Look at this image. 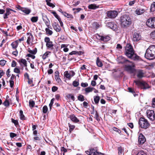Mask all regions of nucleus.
<instances>
[{
    "instance_id": "obj_1",
    "label": "nucleus",
    "mask_w": 155,
    "mask_h": 155,
    "mask_svg": "<svg viewBox=\"0 0 155 155\" xmlns=\"http://www.w3.org/2000/svg\"><path fill=\"white\" fill-rule=\"evenodd\" d=\"M125 48V54L128 58L134 61H137L139 59V57L135 53L134 51L130 44H127Z\"/></svg>"
},
{
    "instance_id": "obj_2",
    "label": "nucleus",
    "mask_w": 155,
    "mask_h": 155,
    "mask_svg": "<svg viewBox=\"0 0 155 155\" xmlns=\"http://www.w3.org/2000/svg\"><path fill=\"white\" fill-rule=\"evenodd\" d=\"M145 57L150 60L155 58V45L150 46L146 50L145 54Z\"/></svg>"
},
{
    "instance_id": "obj_3",
    "label": "nucleus",
    "mask_w": 155,
    "mask_h": 155,
    "mask_svg": "<svg viewBox=\"0 0 155 155\" xmlns=\"http://www.w3.org/2000/svg\"><path fill=\"white\" fill-rule=\"evenodd\" d=\"M120 21L121 26L123 27L127 28L131 24L132 21L131 18L129 16L124 15L120 17Z\"/></svg>"
},
{
    "instance_id": "obj_4",
    "label": "nucleus",
    "mask_w": 155,
    "mask_h": 155,
    "mask_svg": "<svg viewBox=\"0 0 155 155\" xmlns=\"http://www.w3.org/2000/svg\"><path fill=\"white\" fill-rule=\"evenodd\" d=\"M134 82L138 87L141 89H146L150 87L148 84L144 81H135Z\"/></svg>"
},
{
    "instance_id": "obj_5",
    "label": "nucleus",
    "mask_w": 155,
    "mask_h": 155,
    "mask_svg": "<svg viewBox=\"0 0 155 155\" xmlns=\"http://www.w3.org/2000/svg\"><path fill=\"white\" fill-rule=\"evenodd\" d=\"M139 124L141 128L144 129L147 128L150 125L147 120L142 117L139 120Z\"/></svg>"
},
{
    "instance_id": "obj_6",
    "label": "nucleus",
    "mask_w": 155,
    "mask_h": 155,
    "mask_svg": "<svg viewBox=\"0 0 155 155\" xmlns=\"http://www.w3.org/2000/svg\"><path fill=\"white\" fill-rule=\"evenodd\" d=\"M107 17L110 18H114L117 15L118 12L115 10L108 11L106 12Z\"/></svg>"
},
{
    "instance_id": "obj_7",
    "label": "nucleus",
    "mask_w": 155,
    "mask_h": 155,
    "mask_svg": "<svg viewBox=\"0 0 155 155\" xmlns=\"http://www.w3.org/2000/svg\"><path fill=\"white\" fill-rule=\"evenodd\" d=\"M141 39V35L138 31L135 32L133 35L132 41L137 42Z\"/></svg>"
},
{
    "instance_id": "obj_8",
    "label": "nucleus",
    "mask_w": 155,
    "mask_h": 155,
    "mask_svg": "<svg viewBox=\"0 0 155 155\" xmlns=\"http://www.w3.org/2000/svg\"><path fill=\"white\" fill-rule=\"evenodd\" d=\"M147 117L151 120L153 121L155 119V114L153 110H147Z\"/></svg>"
},
{
    "instance_id": "obj_9",
    "label": "nucleus",
    "mask_w": 155,
    "mask_h": 155,
    "mask_svg": "<svg viewBox=\"0 0 155 155\" xmlns=\"http://www.w3.org/2000/svg\"><path fill=\"white\" fill-rule=\"evenodd\" d=\"M97 150H95L94 148L91 149H89V151H86V153L89 155H104L103 153H99Z\"/></svg>"
},
{
    "instance_id": "obj_10",
    "label": "nucleus",
    "mask_w": 155,
    "mask_h": 155,
    "mask_svg": "<svg viewBox=\"0 0 155 155\" xmlns=\"http://www.w3.org/2000/svg\"><path fill=\"white\" fill-rule=\"evenodd\" d=\"M130 62L131 63H129L127 64H131V66L130 65L126 66L125 68L126 70L127 71L130 72L131 73H133L134 72V70L132 67H134V64L132 62Z\"/></svg>"
},
{
    "instance_id": "obj_11",
    "label": "nucleus",
    "mask_w": 155,
    "mask_h": 155,
    "mask_svg": "<svg viewBox=\"0 0 155 155\" xmlns=\"http://www.w3.org/2000/svg\"><path fill=\"white\" fill-rule=\"evenodd\" d=\"M107 25L108 27L110 28L114 31H116L117 29V25L115 24L114 22H108L107 23Z\"/></svg>"
},
{
    "instance_id": "obj_12",
    "label": "nucleus",
    "mask_w": 155,
    "mask_h": 155,
    "mask_svg": "<svg viewBox=\"0 0 155 155\" xmlns=\"http://www.w3.org/2000/svg\"><path fill=\"white\" fill-rule=\"evenodd\" d=\"M136 73L137 76L139 78H142L144 76L145 74V71L143 70L138 69L137 70Z\"/></svg>"
},
{
    "instance_id": "obj_13",
    "label": "nucleus",
    "mask_w": 155,
    "mask_h": 155,
    "mask_svg": "<svg viewBox=\"0 0 155 155\" xmlns=\"http://www.w3.org/2000/svg\"><path fill=\"white\" fill-rule=\"evenodd\" d=\"M118 62L119 63H131L130 62L127 60L125 58L122 56L119 57L118 58Z\"/></svg>"
},
{
    "instance_id": "obj_14",
    "label": "nucleus",
    "mask_w": 155,
    "mask_h": 155,
    "mask_svg": "<svg viewBox=\"0 0 155 155\" xmlns=\"http://www.w3.org/2000/svg\"><path fill=\"white\" fill-rule=\"evenodd\" d=\"M146 140V138L142 134H140L139 136L138 142L140 144H142L144 143Z\"/></svg>"
},
{
    "instance_id": "obj_15",
    "label": "nucleus",
    "mask_w": 155,
    "mask_h": 155,
    "mask_svg": "<svg viewBox=\"0 0 155 155\" xmlns=\"http://www.w3.org/2000/svg\"><path fill=\"white\" fill-rule=\"evenodd\" d=\"M52 26L54 30L57 32H59L61 31V28L58 23L56 22H54L52 24Z\"/></svg>"
},
{
    "instance_id": "obj_16",
    "label": "nucleus",
    "mask_w": 155,
    "mask_h": 155,
    "mask_svg": "<svg viewBox=\"0 0 155 155\" xmlns=\"http://www.w3.org/2000/svg\"><path fill=\"white\" fill-rule=\"evenodd\" d=\"M146 25L148 27L153 28V26L154 25L153 24V18H151L148 19L146 22Z\"/></svg>"
},
{
    "instance_id": "obj_17",
    "label": "nucleus",
    "mask_w": 155,
    "mask_h": 155,
    "mask_svg": "<svg viewBox=\"0 0 155 155\" xmlns=\"http://www.w3.org/2000/svg\"><path fill=\"white\" fill-rule=\"evenodd\" d=\"M99 39L104 41H107L110 39V37L108 36H101L98 35Z\"/></svg>"
},
{
    "instance_id": "obj_18",
    "label": "nucleus",
    "mask_w": 155,
    "mask_h": 155,
    "mask_svg": "<svg viewBox=\"0 0 155 155\" xmlns=\"http://www.w3.org/2000/svg\"><path fill=\"white\" fill-rule=\"evenodd\" d=\"M145 11V9L144 8H137L135 10V13L137 15H141L143 14Z\"/></svg>"
},
{
    "instance_id": "obj_19",
    "label": "nucleus",
    "mask_w": 155,
    "mask_h": 155,
    "mask_svg": "<svg viewBox=\"0 0 155 155\" xmlns=\"http://www.w3.org/2000/svg\"><path fill=\"white\" fill-rule=\"evenodd\" d=\"M71 120L74 122L78 123L79 122V119L74 114H71L70 116Z\"/></svg>"
},
{
    "instance_id": "obj_20",
    "label": "nucleus",
    "mask_w": 155,
    "mask_h": 155,
    "mask_svg": "<svg viewBox=\"0 0 155 155\" xmlns=\"http://www.w3.org/2000/svg\"><path fill=\"white\" fill-rule=\"evenodd\" d=\"M20 10L27 15H28L31 12V10L28 8L21 7Z\"/></svg>"
},
{
    "instance_id": "obj_21",
    "label": "nucleus",
    "mask_w": 155,
    "mask_h": 155,
    "mask_svg": "<svg viewBox=\"0 0 155 155\" xmlns=\"http://www.w3.org/2000/svg\"><path fill=\"white\" fill-rule=\"evenodd\" d=\"M13 11V10L10 8H7L6 9V12L3 15V18L4 19L8 18V16L11 13L10 12V11Z\"/></svg>"
},
{
    "instance_id": "obj_22",
    "label": "nucleus",
    "mask_w": 155,
    "mask_h": 155,
    "mask_svg": "<svg viewBox=\"0 0 155 155\" xmlns=\"http://www.w3.org/2000/svg\"><path fill=\"white\" fill-rule=\"evenodd\" d=\"M43 20L44 21L46 25L49 28V20L46 15L43 16L42 17Z\"/></svg>"
},
{
    "instance_id": "obj_23",
    "label": "nucleus",
    "mask_w": 155,
    "mask_h": 155,
    "mask_svg": "<svg viewBox=\"0 0 155 155\" xmlns=\"http://www.w3.org/2000/svg\"><path fill=\"white\" fill-rule=\"evenodd\" d=\"M18 62L21 66H22V64L25 67H27V61H26V60L25 59H21L19 60L18 61Z\"/></svg>"
},
{
    "instance_id": "obj_24",
    "label": "nucleus",
    "mask_w": 155,
    "mask_h": 155,
    "mask_svg": "<svg viewBox=\"0 0 155 155\" xmlns=\"http://www.w3.org/2000/svg\"><path fill=\"white\" fill-rule=\"evenodd\" d=\"M18 45V40L13 42L11 44L12 48L16 49Z\"/></svg>"
},
{
    "instance_id": "obj_25",
    "label": "nucleus",
    "mask_w": 155,
    "mask_h": 155,
    "mask_svg": "<svg viewBox=\"0 0 155 155\" xmlns=\"http://www.w3.org/2000/svg\"><path fill=\"white\" fill-rule=\"evenodd\" d=\"M46 45L47 48L50 49L52 50L54 49V45L52 41L48 44H46Z\"/></svg>"
},
{
    "instance_id": "obj_26",
    "label": "nucleus",
    "mask_w": 155,
    "mask_h": 155,
    "mask_svg": "<svg viewBox=\"0 0 155 155\" xmlns=\"http://www.w3.org/2000/svg\"><path fill=\"white\" fill-rule=\"evenodd\" d=\"M96 63L97 66L98 67H101L102 66L103 64L102 62L100 61V59L98 58H97Z\"/></svg>"
},
{
    "instance_id": "obj_27",
    "label": "nucleus",
    "mask_w": 155,
    "mask_h": 155,
    "mask_svg": "<svg viewBox=\"0 0 155 155\" xmlns=\"http://www.w3.org/2000/svg\"><path fill=\"white\" fill-rule=\"evenodd\" d=\"M118 153L119 155H123V150L121 147H119L118 148Z\"/></svg>"
},
{
    "instance_id": "obj_28",
    "label": "nucleus",
    "mask_w": 155,
    "mask_h": 155,
    "mask_svg": "<svg viewBox=\"0 0 155 155\" xmlns=\"http://www.w3.org/2000/svg\"><path fill=\"white\" fill-rule=\"evenodd\" d=\"M93 89H94V88L88 87L85 88V91L86 93H88L92 92Z\"/></svg>"
},
{
    "instance_id": "obj_29",
    "label": "nucleus",
    "mask_w": 155,
    "mask_h": 155,
    "mask_svg": "<svg viewBox=\"0 0 155 155\" xmlns=\"http://www.w3.org/2000/svg\"><path fill=\"white\" fill-rule=\"evenodd\" d=\"M64 76L69 79H70L71 78L70 76V72H69L68 71H66L64 72Z\"/></svg>"
},
{
    "instance_id": "obj_30",
    "label": "nucleus",
    "mask_w": 155,
    "mask_h": 155,
    "mask_svg": "<svg viewBox=\"0 0 155 155\" xmlns=\"http://www.w3.org/2000/svg\"><path fill=\"white\" fill-rule=\"evenodd\" d=\"M150 10L152 12L155 11V2H153L151 4Z\"/></svg>"
},
{
    "instance_id": "obj_31",
    "label": "nucleus",
    "mask_w": 155,
    "mask_h": 155,
    "mask_svg": "<svg viewBox=\"0 0 155 155\" xmlns=\"http://www.w3.org/2000/svg\"><path fill=\"white\" fill-rule=\"evenodd\" d=\"M63 13V15L68 18H73V15L67 13L65 12H64Z\"/></svg>"
},
{
    "instance_id": "obj_32",
    "label": "nucleus",
    "mask_w": 155,
    "mask_h": 155,
    "mask_svg": "<svg viewBox=\"0 0 155 155\" xmlns=\"http://www.w3.org/2000/svg\"><path fill=\"white\" fill-rule=\"evenodd\" d=\"M28 52L30 53L33 54H35L37 52V49L36 48H35L34 49L31 50L30 49L28 50Z\"/></svg>"
},
{
    "instance_id": "obj_33",
    "label": "nucleus",
    "mask_w": 155,
    "mask_h": 155,
    "mask_svg": "<svg viewBox=\"0 0 155 155\" xmlns=\"http://www.w3.org/2000/svg\"><path fill=\"white\" fill-rule=\"evenodd\" d=\"M88 8L89 9H95L96 8H97V7L96 6V5L94 4H91L89 5L88 6Z\"/></svg>"
},
{
    "instance_id": "obj_34",
    "label": "nucleus",
    "mask_w": 155,
    "mask_h": 155,
    "mask_svg": "<svg viewBox=\"0 0 155 155\" xmlns=\"http://www.w3.org/2000/svg\"><path fill=\"white\" fill-rule=\"evenodd\" d=\"M100 99V97L99 96H96L94 97V101L96 104H98Z\"/></svg>"
},
{
    "instance_id": "obj_35",
    "label": "nucleus",
    "mask_w": 155,
    "mask_h": 155,
    "mask_svg": "<svg viewBox=\"0 0 155 155\" xmlns=\"http://www.w3.org/2000/svg\"><path fill=\"white\" fill-rule=\"evenodd\" d=\"M38 20V17L37 16H34L31 18V21L32 22H36Z\"/></svg>"
},
{
    "instance_id": "obj_36",
    "label": "nucleus",
    "mask_w": 155,
    "mask_h": 155,
    "mask_svg": "<svg viewBox=\"0 0 155 155\" xmlns=\"http://www.w3.org/2000/svg\"><path fill=\"white\" fill-rule=\"evenodd\" d=\"M48 27L46 28L45 29L46 33L47 34L49 35H51L53 33V32L51 30H50Z\"/></svg>"
},
{
    "instance_id": "obj_37",
    "label": "nucleus",
    "mask_w": 155,
    "mask_h": 155,
    "mask_svg": "<svg viewBox=\"0 0 155 155\" xmlns=\"http://www.w3.org/2000/svg\"><path fill=\"white\" fill-rule=\"evenodd\" d=\"M20 118L21 120H23L25 119V116L23 114V112L22 110L20 111Z\"/></svg>"
},
{
    "instance_id": "obj_38",
    "label": "nucleus",
    "mask_w": 155,
    "mask_h": 155,
    "mask_svg": "<svg viewBox=\"0 0 155 155\" xmlns=\"http://www.w3.org/2000/svg\"><path fill=\"white\" fill-rule=\"evenodd\" d=\"M50 53V52H49L48 51H47L45 53H44L42 56V58L43 59L45 60V59L46 58L48 57V55Z\"/></svg>"
},
{
    "instance_id": "obj_39",
    "label": "nucleus",
    "mask_w": 155,
    "mask_h": 155,
    "mask_svg": "<svg viewBox=\"0 0 155 155\" xmlns=\"http://www.w3.org/2000/svg\"><path fill=\"white\" fill-rule=\"evenodd\" d=\"M78 99L80 101H83L84 100V97L83 95L80 94L78 96Z\"/></svg>"
},
{
    "instance_id": "obj_40",
    "label": "nucleus",
    "mask_w": 155,
    "mask_h": 155,
    "mask_svg": "<svg viewBox=\"0 0 155 155\" xmlns=\"http://www.w3.org/2000/svg\"><path fill=\"white\" fill-rule=\"evenodd\" d=\"M33 37V35L30 34L29 36L28 37V39L27 41V43L28 44H30V42L31 40V39Z\"/></svg>"
},
{
    "instance_id": "obj_41",
    "label": "nucleus",
    "mask_w": 155,
    "mask_h": 155,
    "mask_svg": "<svg viewBox=\"0 0 155 155\" xmlns=\"http://www.w3.org/2000/svg\"><path fill=\"white\" fill-rule=\"evenodd\" d=\"M29 104L30 107H33L35 104V103L34 101L30 100L29 101Z\"/></svg>"
},
{
    "instance_id": "obj_42",
    "label": "nucleus",
    "mask_w": 155,
    "mask_h": 155,
    "mask_svg": "<svg viewBox=\"0 0 155 155\" xmlns=\"http://www.w3.org/2000/svg\"><path fill=\"white\" fill-rule=\"evenodd\" d=\"M128 90L129 92L132 93L134 96H135L136 95L135 94V91L134 89L132 88H131L129 87L128 88Z\"/></svg>"
},
{
    "instance_id": "obj_43",
    "label": "nucleus",
    "mask_w": 155,
    "mask_h": 155,
    "mask_svg": "<svg viewBox=\"0 0 155 155\" xmlns=\"http://www.w3.org/2000/svg\"><path fill=\"white\" fill-rule=\"evenodd\" d=\"M51 13L55 17L58 19L60 18L59 16L57 14V13L55 12L52 11L51 12Z\"/></svg>"
},
{
    "instance_id": "obj_44",
    "label": "nucleus",
    "mask_w": 155,
    "mask_h": 155,
    "mask_svg": "<svg viewBox=\"0 0 155 155\" xmlns=\"http://www.w3.org/2000/svg\"><path fill=\"white\" fill-rule=\"evenodd\" d=\"M69 131L70 132H71L75 127V126L74 125H72L69 124Z\"/></svg>"
},
{
    "instance_id": "obj_45",
    "label": "nucleus",
    "mask_w": 155,
    "mask_h": 155,
    "mask_svg": "<svg viewBox=\"0 0 155 155\" xmlns=\"http://www.w3.org/2000/svg\"><path fill=\"white\" fill-rule=\"evenodd\" d=\"M94 117L97 121H99L100 120V119L99 117V114L96 110L95 111V115Z\"/></svg>"
},
{
    "instance_id": "obj_46",
    "label": "nucleus",
    "mask_w": 155,
    "mask_h": 155,
    "mask_svg": "<svg viewBox=\"0 0 155 155\" xmlns=\"http://www.w3.org/2000/svg\"><path fill=\"white\" fill-rule=\"evenodd\" d=\"M44 40L45 42L46 43V44H48L51 41H50V38L48 37H46L45 38Z\"/></svg>"
},
{
    "instance_id": "obj_47",
    "label": "nucleus",
    "mask_w": 155,
    "mask_h": 155,
    "mask_svg": "<svg viewBox=\"0 0 155 155\" xmlns=\"http://www.w3.org/2000/svg\"><path fill=\"white\" fill-rule=\"evenodd\" d=\"M9 101L5 100V101L3 103V104L5 106H8L9 105Z\"/></svg>"
},
{
    "instance_id": "obj_48",
    "label": "nucleus",
    "mask_w": 155,
    "mask_h": 155,
    "mask_svg": "<svg viewBox=\"0 0 155 155\" xmlns=\"http://www.w3.org/2000/svg\"><path fill=\"white\" fill-rule=\"evenodd\" d=\"M48 110V108L46 106H44L43 107V112L44 113H46Z\"/></svg>"
},
{
    "instance_id": "obj_49",
    "label": "nucleus",
    "mask_w": 155,
    "mask_h": 155,
    "mask_svg": "<svg viewBox=\"0 0 155 155\" xmlns=\"http://www.w3.org/2000/svg\"><path fill=\"white\" fill-rule=\"evenodd\" d=\"M67 97L68 98H71V100L73 101L75 100L74 97V96L72 95L71 94H69L67 95Z\"/></svg>"
},
{
    "instance_id": "obj_50",
    "label": "nucleus",
    "mask_w": 155,
    "mask_h": 155,
    "mask_svg": "<svg viewBox=\"0 0 155 155\" xmlns=\"http://www.w3.org/2000/svg\"><path fill=\"white\" fill-rule=\"evenodd\" d=\"M79 53H81V51H72L71 52L69 53V54L71 55H72L73 54H79Z\"/></svg>"
},
{
    "instance_id": "obj_51",
    "label": "nucleus",
    "mask_w": 155,
    "mask_h": 155,
    "mask_svg": "<svg viewBox=\"0 0 155 155\" xmlns=\"http://www.w3.org/2000/svg\"><path fill=\"white\" fill-rule=\"evenodd\" d=\"M6 61L4 60H2L0 61V64L2 66H4L6 63Z\"/></svg>"
},
{
    "instance_id": "obj_52",
    "label": "nucleus",
    "mask_w": 155,
    "mask_h": 155,
    "mask_svg": "<svg viewBox=\"0 0 155 155\" xmlns=\"http://www.w3.org/2000/svg\"><path fill=\"white\" fill-rule=\"evenodd\" d=\"M150 36L153 39L155 40V30L153 31L150 34Z\"/></svg>"
},
{
    "instance_id": "obj_53",
    "label": "nucleus",
    "mask_w": 155,
    "mask_h": 155,
    "mask_svg": "<svg viewBox=\"0 0 155 155\" xmlns=\"http://www.w3.org/2000/svg\"><path fill=\"white\" fill-rule=\"evenodd\" d=\"M73 85L74 87H77L79 85V83L78 81H74L73 82Z\"/></svg>"
},
{
    "instance_id": "obj_54",
    "label": "nucleus",
    "mask_w": 155,
    "mask_h": 155,
    "mask_svg": "<svg viewBox=\"0 0 155 155\" xmlns=\"http://www.w3.org/2000/svg\"><path fill=\"white\" fill-rule=\"evenodd\" d=\"M12 122L16 126L18 124V122L17 120H15L13 118L11 119Z\"/></svg>"
},
{
    "instance_id": "obj_55",
    "label": "nucleus",
    "mask_w": 155,
    "mask_h": 155,
    "mask_svg": "<svg viewBox=\"0 0 155 155\" xmlns=\"http://www.w3.org/2000/svg\"><path fill=\"white\" fill-rule=\"evenodd\" d=\"M54 98H52L51 101V102L49 104V106L50 107V109L51 108V107L53 105V104L54 103Z\"/></svg>"
},
{
    "instance_id": "obj_56",
    "label": "nucleus",
    "mask_w": 155,
    "mask_h": 155,
    "mask_svg": "<svg viewBox=\"0 0 155 155\" xmlns=\"http://www.w3.org/2000/svg\"><path fill=\"white\" fill-rule=\"evenodd\" d=\"M81 86L84 87H86L88 85V84L87 83H82L81 84Z\"/></svg>"
},
{
    "instance_id": "obj_57",
    "label": "nucleus",
    "mask_w": 155,
    "mask_h": 155,
    "mask_svg": "<svg viewBox=\"0 0 155 155\" xmlns=\"http://www.w3.org/2000/svg\"><path fill=\"white\" fill-rule=\"evenodd\" d=\"M9 82L10 84V87L11 88H12L13 87L14 85V82L12 80H9Z\"/></svg>"
},
{
    "instance_id": "obj_58",
    "label": "nucleus",
    "mask_w": 155,
    "mask_h": 155,
    "mask_svg": "<svg viewBox=\"0 0 155 155\" xmlns=\"http://www.w3.org/2000/svg\"><path fill=\"white\" fill-rule=\"evenodd\" d=\"M61 151L64 152L63 153V155H64V153L65 152H67V150L64 147H61Z\"/></svg>"
},
{
    "instance_id": "obj_59",
    "label": "nucleus",
    "mask_w": 155,
    "mask_h": 155,
    "mask_svg": "<svg viewBox=\"0 0 155 155\" xmlns=\"http://www.w3.org/2000/svg\"><path fill=\"white\" fill-rule=\"evenodd\" d=\"M14 71L17 73H20L19 69L17 68H15L14 69Z\"/></svg>"
},
{
    "instance_id": "obj_60",
    "label": "nucleus",
    "mask_w": 155,
    "mask_h": 155,
    "mask_svg": "<svg viewBox=\"0 0 155 155\" xmlns=\"http://www.w3.org/2000/svg\"><path fill=\"white\" fill-rule=\"evenodd\" d=\"M137 155H146V154L143 151H141L139 152Z\"/></svg>"
},
{
    "instance_id": "obj_61",
    "label": "nucleus",
    "mask_w": 155,
    "mask_h": 155,
    "mask_svg": "<svg viewBox=\"0 0 155 155\" xmlns=\"http://www.w3.org/2000/svg\"><path fill=\"white\" fill-rule=\"evenodd\" d=\"M58 88L56 86H54L52 88V91L53 92H55L57 90Z\"/></svg>"
},
{
    "instance_id": "obj_62",
    "label": "nucleus",
    "mask_w": 155,
    "mask_h": 155,
    "mask_svg": "<svg viewBox=\"0 0 155 155\" xmlns=\"http://www.w3.org/2000/svg\"><path fill=\"white\" fill-rule=\"evenodd\" d=\"M113 130L115 131L118 132L119 134H120L121 132V131L119 129L116 127H114Z\"/></svg>"
},
{
    "instance_id": "obj_63",
    "label": "nucleus",
    "mask_w": 155,
    "mask_h": 155,
    "mask_svg": "<svg viewBox=\"0 0 155 155\" xmlns=\"http://www.w3.org/2000/svg\"><path fill=\"white\" fill-rule=\"evenodd\" d=\"M27 56L31 57L33 59L35 58V55H32L30 54H28L27 55Z\"/></svg>"
},
{
    "instance_id": "obj_64",
    "label": "nucleus",
    "mask_w": 155,
    "mask_h": 155,
    "mask_svg": "<svg viewBox=\"0 0 155 155\" xmlns=\"http://www.w3.org/2000/svg\"><path fill=\"white\" fill-rule=\"evenodd\" d=\"M16 65V62L15 61L13 60L12 61L11 66L12 67H14Z\"/></svg>"
}]
</instances>
